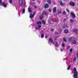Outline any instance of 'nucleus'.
<instances>
[{
    "instance_id": "obj_43",
    "label": "nucleus",
    "mask_w": 78,
    "mask_h": 78,
    "mask_svg": "<svg viewBox=\"0 0 78 78\" xmlns=\"http://www.w3.org/2000/svg\"><path fill=\"white\" fill-rule=\"evenodd\" d=\"M34 8H37V6H35Z\"/></svg>"
},
{
    "instance_id": "obj_30",
    "label": "nucleus",
    "mask_w": 78,
    "mask_h": 78,
    "mask_svg": "<svg viewBox=\"0 0 78 78\" xmlns=\"http://www.w3.org/2000/svg\"><path fill=\"white\" fill-rule=\"evenodd\" d=\"M42 19H43V16H40V19H41V20H42Z\"/></svg>"
},
{
    "instance_id": "obj_33",
    "label": "nucleus",
    "mask_w": 78,
    "mask_h": 78,
    "mask_svg": "<svg viewBox=\"0 0 78 78\" xmlns=\"http://www.w3.org/2000/svg\"><path fill=\"white\" fill-rule=\"evenodd\" d=\"M9 2L10 3H12V0H9Z\"/></svg>"
},
{
    "instance_id": "obj_24",
    "label": "nucleus",
    "mask_w": 78,
    "mask_h": 78,
    "mask_svg": "<svg viewBox=\"0 0 78 78\" xmlns=\"http://www.w3.org/2000/svg\"><path fill=\"white\" fill-rule=\"evenodd\" d=\"M55 46H58V42H55Z\"/></svg>"
},
{
    "instance_id": "obj_38",
    "label": "nucleus",
    "mask_w": 78,
    "mask_h": 78,
    "mask_svg": "<svg viewBox=\"0 0 78 78\" xmlns=\"http://www.w3.org/2000/svg\"><path fill=\"white\" fill-rule=\"evenodd\" d=\"M66 19H64V20H63V22H64L66 21Z\"/></svg>"
},
{
    "instance_id": "obj_10",
    "label": "nucleus",
    "mask_w": 78,
    "mask_h": 78,
    "mask_svg": "<svg viewBox=\"0 0 78 78\" xmlns=\"http://www.w3.org/2000/svg\"><path fill=\"white\" fill-rule=\"evenodd\" d=\"M53 12L54 13H55L56 12V7H55L53 8Z\"/></svg>"
},
{
    "instance_id": "obj_44",
    "label": "nucleus",
    "mask_w": 78,
    "mask_h": 78,
    "mask_svg": "<svg viewBox=\"0 0 78 78\" xmlns=\"http://www.w3.org/2000/svg\"><path fill=\"white\" fill-rule=\"evenodd\" d=\"M54 15H55V16H56V13H54Z\"/></svg>"
},
{
    "instance_id": "obj_35",
    "label": "nucleus",
    "mask_w": 78,
    "mask_h": 78,
    "mask_svg": "<svg viewBox=\"0 0 78 78\" xmlns=\"http://www.w3.org/2000/svg\"><path fill=\"white\" fill-rule=\"evenodd\" d=\"M62 47H64V44H62Z\"/></svg>"
},
{
    "instance_id": "obj_22",
    "label": "nucleus",
    "mask_w": 78,
    "mask_h": 78,
    "mask_svg": "<svg viewBox=\"0 0 78 78\" xmlns=\"http://www.w3.org/2000/svg\"><path fill=\"white\" fill-rule=\"evenodd\" d=\"M42 23L43 24H45V22L44 20H42Z\"/></svg>"
},
{
    "instance_id": "obj_6",
    "label": "nucleus",
    "mask_w": 78,
    "mask_h": 78,
    "mask_svg": "<svg viewBox=\"0 0 78 78\" xmlns=\"http://www.w3.org/2000/svg\"><path fill=\"white\" fill-rule=\"evenodd\" d=\"M31 14L30 15V19H32L33 17L34 16L35 13L34 12L33 14Z\"/></svg>"
},
{
    "instance_id": "obj_36",
    "label": "nucleus",
    "mask_w": 78,
    "mask_h": 78,
    "mask_svg": "<svg viewBox=\"0 0 78 78\" xmlns=\"http://www.w3.org/2000/svg\"><path fill=\"white\" fill-rule=\"evenodd\" d=\"M70 52H72V49H71L70 50Z\"/></svg>"
},
{
    "instance_id": "obj_31",
    "label": "nucleus",
    "mask_w": 78,
    "mask_h": 78,
    "mask_svg": "<svg viewBox=\"0 0 78 78\" xmlns=\"http://www.w3.org/2000/svg\"><path fill=\"white\" fill-rule=\"evenodd\" d=\"M63 41L64 42H66V38L65 37L63 38Z\"/></svg>"
},
{
    "instance_id": "obj_14",
    "label": "nucleus",
    "mask_w": 78,
    "mask_h": 78,
    "mask_svg": "<svg viewBox=\"0 0 78 78\" xmlns=\"http://www.w3.org/2000/svg\"><path fill=\"white\" fill-rule=\"evenodd\" d=\"M48 7V4H47L44 5V8L45 9L46 8H47Z\"/></svg>"
},
{
    "instance_id": "obj_15",
    "label": "nucleus",
    "mask_w": 78,
    "mask_h": 78,
    "mask_svg": "<svg viewBox=\"0 0 78 78\" xmlns=\"http://www.w3.org/2000/svg\"><path fill=\"white\" fill-rule=\"evenodd\" d=\"M2 5L4 7H6L7 6V5L6 4H5V3H2Z\"/></svg>"
},
{
    "instance_id": "obj_29",
    "label": "nucleus",
    "mask_w": 78,
    "mask_h": 78,
    "mask_svg": "<svg viewBox=\"0 0 78 78\" xmlns=\"http://www.w3.org/2000/svg\"><path fill=\"white\" fill-rule=\"evenodd\" d=\"M70 65L67 68V70H69V69H70Z\"/></svg>"
},
{
    "instance_id": "obj_18",
    "label": "nucleus",
    "mask_w": 78,
    "mask_h": 78,
    "mask_svg": "<svg viewBox=\"0 0 78 78\" xmlns=\"http://www.w3.org/2000/svg\"><path fill=\"white\" fill-rule=\"evenodd\" d=\"M48 3L49 5H50L51 4V0H48Z\"/></svg>"
},
{
    "instance_id": "obj_37",
    "label": "nucleus",
    "mask_w": 78,
    "mask_h": 78,
    "mask_svg": "<svg viewBox=\"0 0 78 78\" xmlns=\"http://www.w3.org/2000/svg\"><path fill=\"white\" fill-rule=\"evenodd\" d=\"M2 4V0H0V4Z\"/></svg>"
},
{
    "instance_id": "obj_2",
    "label": "nucleus",
    "mask_w": 78,
    "mask_h": 78,
    "mask_svg": "<svg viewBox=\"0 0 78 78\" xmlns=\"http://www.w3.org/2000/svg\"><path fill=\"white\" fill-rule=\"evenodd\" d=\"M41 22L38 21L37 22V26L36 27V29H37V30H39V29H40V28L41 27Z\"/></svg>"
},
{
    "instance_id": "obj_25",
    "label": "nucleus",
    "mask_w": 78,
    "mask_h": 78,
    "mask_svg": "<svg viewBox=\"0 0 78 78\" xmlns=\"http://www.w3.org/2000/svg\"><path fill=\"white\" fill-rule=\"evenodd\" d=\"M72 37H70L69 38V41H72Z\"/></svg>"
},
{
    "instance_id": "obj_9",
    "label": "nucleus",
    "mask_w": 78,
    "mask_h": 78,
    "mask_svg": "<svg viewBox=\"0 0 78 78\" xmlns=\"http://www.w3.org/2000/svg\"><path fill=\"white\" fill-rule=\"evenodd\" d=\"M28 11L30 12V14H32V11H31V8L30 7H29L28 8Z\"/></svg>"
},
{
    "instance_id": "obj_42",
    "label": "nucleus",
    "mask_w": 78,
    "mask_h": 78,
    "mask_svg": "<svg viewBox=\"0 0 78 78\" xmlns=\"http://www.w3.org/2000/svg\"><path fill=\"white\" fill-rule=\"evenodd\" d=\"M60 51H63V50L62 49H60Z\"/></svg>"
},
{
    "instance_id": "obj_16",
    "label": "nucleus",
    "mask_w": 78,
    "mask_h": 78,
    "mask_svg": "<svg viewBox=\"0 0 78 78\" xmlns=\"http://www.w3.org/2000/svg\"><path fill=\"white\" fill-rule=\"evenodd\" d=\"M62 28H67V25H64L62 26Z\"/></svg>"
},
{
    "instance_id": "obj_7",
    "label": "nucleus",
    "mask_w": 78,
    "mask_h": 78,
    "mask_svg": "<svg viewBox=\"0 0 78 78\" xmlns=\"http://www.w3.org/2000/svg\"><path fill=\"white\" fill-rule=\"evenodd\" d=\"M70 14L71 16H72L73 18H75V14H74V13L73 12H71L70 13Z\"/></svg>"
},
{
    "instance_id": "obj_11",
    "label": "nucleus",
    "mask_w": 78,
    "mask_h": 78,
    "mask_svg": "<svg viewBox=\"0 0 78 78\" xmlns=\"http://www.w3.org/2000/svg\"><path fill=\"white\" fill-rule=\"evenodd\" d=\"M60 5H61V6H64V4L62 2V1H60Z\"/></svg>"
},
{
    "instance_id": "obj_20",
    "label": "nucleus",
    "mask_w": 78,
    "mask_h": 78,
    "mask_svg": "<svg viewBox=\"0 0 78 78\" xmlns=\"http://www.w3.org/2000/svg\"><path fill=\"white\" fill-rule=\"evenodd\" d=\"M64 32L65 33H66V34L68 33H69V31H68V30H65L64 31Z\"/></svg>"
},
{
    "instance_id": "obj_1",
    "label": "nucleus",
    "mask_w": 78,
    "mask_h": 78,
    "mask_svg": "<svg viewBox=\"0 0 78 78\" xmlns=\"http://www.w3.org/2000/svg\"><path fill=\"white\" fill-rule=\"evenodd\" d=\"M74 74L73 75V78H78V73L76 72V68H74Z\"/></svg>"
},
{
    "instance_id": "obj_46",
    "label": "nucleus",
    "mask_w": 78,
    "mask_h": 78,
    "mask_svg": "<svg viewBox=\"0 0 78 78\" xmlns=\"http://www.w3.org/2000/svg\"><path fill=\"white\" fill-rule=\"evenodd\" d=\"M0 5H2V4H0Z\"/></svg>"
},
{
    "instance_id": "obj_17",
    "label": "nucleus",
    "mask_w": 78,
    "mask_h": 78,
    "mask_svg": "<svg viewBox=\"0 0 78 78\" xmlns=\"http://www.w3.org/2000/svg\"><path fill=\"white\" fill-rule=\"evenodd\" d=\"M69 22L71 23H73V22H74V20L73 19H71L70 20Z\"/></svg>"
},
{
    "instance_id": "obj_3",
    "label": "nucleus",
    "mask_w": 78,
    "mask_h": 78,
    "mask_svg": "<svg viewBox=\"0 0 78 78\" xmlns=\"http://www.w3.org/2000/svg\"><path fill=\"white\" fill-rule=\"evenodd\" d=\"M25 0H19V3L20 5H21L22 4L24 6L25 5H26V3L25 2Z\"/></svg>"
},
{
    "instance_id": "obj_5",
    "label": "nucleus",
    "mask_w": 78,
    "mask_h": 78,
    "mask_svg": "<svg viewBox=\"0 0 78 78\" xmlns=\"http://www.w3.org/2000/svg\"><path fill=\"white\" fill-rule=\"evenodd\" d=\"M49 23L50 24H53V19L51 18L49 19Z\"/></svg>"
},
{
    "instance_id": "obj_23",
    "label": "nucleus",
    "mask_w": 78,
    "mask_h": 78,
    "mask_svg": "<svg viewBox=\"0 0 78 78\" xmlns=\"http://www.w3.org/2000/svg\"><path fill=\"white\" fill-rule=\"evenodd\" d=\"M44 34H42L41 35V38H43V37H44Z\"/></svg>"
},
{
    "instance_id": "obj_34",
    "label": "nucleus",
    "mask_w": 78,
    "mask_h": 78,
    "mask_svg": "<svg viewBox=\"0 0 78 78\" xmlns=\"http://www.w3.org/2000/svg\"><path fill=\"white\" fill-rule=\"evenodd\" d=\"M51 30V31H53L54 30V29H52Z\"/></svg>"
},
{
    "instance_id": "obj_8",
    "label": "nucleus",
    "mask_w": 78,
    "mask_h": 78,
    "mask_svg": "<svg viewBox=\"0 0 78 78\" xmlns=\"http://www.w3.org/2000/svg\"><path fill=\"white\" fill-rule=\"evenodd\" d=\"M48 41L51 42V43H53V40L52 39V38L51 37L49 38V39H48Z\"/></svg>"
},
{
    "instance_id": "obj_40",
    "label": "nucleus",
    "mask_w": 78,
    "mask_h": 78,
    "mask_svg": "<svg viewBox=\"0 0 78 78\" xmlns=\"http://www.w3.org/2000/svg\"><path fill=\"white\" fill-rule=\"evenodd\" d=\"M49 12H51V9H49Z\"/></svg>"
},
{
    "instance_id": "obj_21",
    "label": "nucleus",
    "mask_w": 78,
    "mask_h": 78,
    "mask_svg": "<svg viewBox=\"0 0 78 78\" xmlns=\"http://www.w3.org/2000/svg\"><path fill=\"white\" fill-rule=\"evenodd\" d=\"M42 14L44 15H45L46 14V12L45 11H43L42 13Z\"/></svg>"
},
{
    "instance_id": "obj_32",
    "label": "nucleus",
    "mask_w": 78,
    "mask_h": 78,
    "mask_svg": "<svg viewBox=\"0 0 78 78\" xmlns=\"http://www.w3.org/2000/svg\"><path fill=\"white\" fill-rule=\"evenodd\" d=\"M66 11L68 12H69V9H66Z\"/></svg>"
},
{
    "instance_id": "obj_27",
    "label": "nucleus",
    "mask_w": 78,
    "mask_h": 78,
    "mask_svg": "<svg viewBox=\"0 0 78 78\" xmlns=\"http://www.w3.org/2000/svg\"><path fill=\"white\" fill-rule=\"evenodd\" d=\"M58 12L59 14H61V11L60 10H58Z\"/></svg>"
},
{
    "instance_id": "obj_45",
    "label": "nucleus",
    "mask_w": 78,
    "mask_h": 78,
    "mask_svg": "<svg viewBox=\"0 0 78 78\" xmlns=\"http://www.w3.org/2000/svg\"><path fill=\"white\" fill-rule=\"evenodd\" d=\"M45 38H47V35L45 36Z\"/></svg>"
},
{
    "instance_id": "obj_39",
    "label": "nucleus",
    "mask_w": 78,
    "mask_h": 78,
    "mask_svg": "<svg viewBox=\"0 0 78 78\" xmlns=\"http://www.w3.org/2000/svg\"><path fill=\"white\" fill-rule=\"evenodd\" d=\"M55 34H56V35H57V34H58V32H56L55 33Z\"/></svg>"
},
{
    "instance_id": "obj_28",
    "label": "nucleus",
    "mask_w": 78,
    "mask_h": 78,
    "mask_svg": "<svg viewBox=\"0 0 78 78\" xmlns=\"http://www.w3.org/2000/svg\"><path fill=\"white\" fill-rule=\"evenodd\" d=\"M76 60V57H74L73 58V61H75Z\"/></svg>"
},
{
    "instance_id": "obj_4",
    "label": "nucleus",
    "mask_w": 78,
    "mask_h": 78,
    "mask_svg": "<svg viewBox=\"0 0 78 78\" xmlns=\"http://www.w3.org/2000/svg\"><path fill=\"white\" fill-rule=\"evenodd\" d=\"M69 4L72 6H75V2L73 1H71L69 2Z\"/></svg>"
},
{
    "instance_id": "obj_12",
    "label": "nucleus",
    "mask_w": 78,
    "mask_h": 78,
    "mask_svg": "<svg viewBox=\"0 0 78 78\" xmlns=\"http://www.w3.org/2000/svg\"><path fill=\"white\" fill-rule=\"evenodd\" d=\"M25 9H23L22 12V14H24V13H25Z\"/></svg>"
},
{
    "instance_id": "obj_13",
    "label": "nucleus",
    "mask_w": 78,
    "mask_h": 78,
    "mask_svg": "<svg viewBox=\"0 0 78 78\" xmlns=\"http://www.w3.org/2000/svg\"><path fill=\"white\" fill-rule=\"evenodd\" d=\"M73 31L74 32V33H77L78 30L77 29H73Z\"/></svg>"
},
{
    "instance_id": "obj_26",
    "label": "nucleus",
    "mask_w": 78,
    "mask_h": 78,
    "mask_svg": "<svg viewBox=\"0 0 78 78\" xmlns=\"http://www.w3.org/2000/svg\"><path fill=\"white\" fill-rule=\"evenodd\" d=\"M63 14H64V15H65V14H66V12H65V11H64L62 12Z\"/></svg>"
},
{
    "instance_id": "obj_41",
    "label": "nucleus",
    "mask_w": 78,
    "mask_h": 78,
    "mask_svg": "<svg viewBox=\"0 0 78 78\" xmlns=\"http://www.w3.org/2000/svg\"><path fill=\"white\" fill-rule=\"evenodd\" d=\"M69 48H70V47H69V46H67V48L68 49Z\"/></svg>"
},
{
    "instance_id": "obj_19",
    "label": "nucleus",
    "mask_w": 78,
    "mask_h": 78,
    "mask_svg": "<svg viewBox=\"0 0 78 78\" xmlns=\"http://www.w3.org/2000/svg\"><path fill=\"white\" fill-rule=\"evenodd\" d=\"M72 43H73V44H76V42L75 40L73 41Z\"/></svg>"
}]
</instances>
